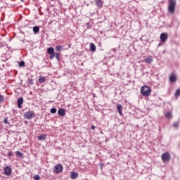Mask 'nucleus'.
Masks as SVG:
<instances>
[{
    "label": "nucleus",
    "instance_id": "9b49d317",
    "mask_svg": "<svg viewBox=\"0 0 180 180\" xmlns=\"http://www.w3.org/2000/svg\"><path fill=\"white\" fill-rule=\"evenodd\" d=\"M176 79H177L176 75H175L174 74H172L170 75V77H169L170 82H172V83L176 82Z\"/></svg>",
    "mask_w": 180,
    "mask_h": 180
},
{
    "label": "nucleus",
    "instance_id": "6e6552de",
    "mask_svg": "<svg viewBox=\"0 0 180 180\" xmlns=\"http://www.w3.org/2000/svg\"><path fill=\"white\" fill-rule=\"evenodd\" d=\"M4 174L7 176H9L10 175L12 174V169L11 167H9V166H6L4 167Z\"/></svg>",
    "mask_w": 180,
    "mask_h": 180
},
{
    "label": "nucleus",
    "instance_id": "4468645a",
    "mask_svg": "<svg viewBox=\"0 0 180 180\" xmlns=\"http://www.w3.org/2000/svg\"><path fill=\"white\" fill-rule=\"evenodd\" d=\"M144 61L147 64H151V63H153V56H148L146 58H145Z\"/></svg>",
    "mask_w": 180,
    "mask_h": 180
},
{
    "label": "nucleus",
    "instance_id": "bb28decb",
    "mask_svg": "<svg viewBox=\"0 0 180 180\" xmlns=\"http://www.w3.org/2000/svg\"><path fill=\"white\" fill-rule=\"evenodd\" d=\"M34 180H40V176L39 174H37L34 176Z\"/></svg>",
    "mask_w": 180,
    "mask_h": 180
},
{
    "label": "nucleus",
    "instance_id": "6ab92c4d",
    "mask_svg": "<svg viewBox=\"0 0 180 180\" xmlns=\"http://www.w3.org/2000/svg\"><path fill=\"white\" fill-rule=\"evenodd\" d=\"M15 155L17 157H18V158H23L24 155L22 153V152L18 150L16 153H15Z\"/></svg>",
    "mask_w": 180,
    "mask_h": 180
},
{
    "label": "nucleus",
    "instance_id": "cd10ccee",
    "mask_svg": "<svg viewBox=\"0 0 180 180\" xmlns=\"http://www.w3.org/2000/svg\"><path fill=\"white\" fill-rule=\"evenodd\" d=\"M25 66V62L22 60L21 62L19 63V67H23Z\"/></svg>",
    "mask_w": 180,
    "mask_h": 180
},
{
    "label": "nucleus",
    "instance_id": "72a5a7b5",
    "mask_svg": "<svg viewBox=\"0 0 180 180\" xmlns=\"http://www.w3.org/2000/svg\"><path fill=\"white\" fill-rule=\"evenodd\" d=\"M69 47H71V45H69Z\"/></svg>",
    "mask_w": 180,
    "mask_h": 180
},
{
    "label": "nucleus",
    "instance_id": "7c9ffc66",
    "mask_svg": "<svg viewBox=\"0 0 180 180\" xmlns=\"http://www.w3.org/2000/svg\"><path fill=\"white\" fill-rule=\"evenodd\" d=\"M4 99H5V98H4V96L0 95V102H4Z\"/></svg>",
    "mask_w": 180,
    "mask_h": 180
},
{
    "label": "nucleus",
    "instance_id": "b1692460",
    "mask_svg": "<svg viewBox=\"0 0 180 180\" xmlns=\"http://www.w3.org/2000/svg\"><path fill=\"white\" fill-rule=\"evenodd\" d=\"M56 112H57V109H56L54 108L51 109V113L54 114V113H56Z\"/></svg>",
    "mask_w": 180,
    "mask_h": 180
},
{
    "label": "nucleus",
    "instance_id": "7ed1b4c3",
    "mask_svg": "<svg viewBox=\"0 0 180 180\" xmlns=\"http://www.w3.org/2000/svg\"><path fill=\"white\" fill-rule=\"evenodd\" d=\"M161 159L163 162H169L171 160V154L168 152L164 153L161 155Z\"/></svg>",
    "mask_w": 180,
    "mask_h": 180
},
{
    "label": "nucleus",
    "instance_id": "412c9836",
    "mask_svg": "<svg viewBox=\"0 0 180 180\" xmlns=\"http://www.w3.org/2000/svg\"><path fill=\"white\" fill-rule=\"evenodd\" d=\"M55 50L56 51H61L63 50V46L59 45V46H56Z\"/></svg>",
    "mask_w": 180,
    "mask_h": 180
},
{
    "label": "nucleus",
    "instance_id": "4be33fe9",
    "mask_svg": "<svg viewBox=\"0 0 180 180\" xmlns=\"http://www.w3.org/2000/svg\"><path fill=\"white\" fill-rule=\"evenodd\" d=\"M45 81H46V77H40L39 78V82H40V84H43V82H44Z\"/></svg>",
    "mask_w": 180,
    "mask_h": 180
},
{
    "label": "nucleus",
    "instance_id": "f257e3e1",
    "mask_svg": "<svg viewBox=\"0 0 180 180\" xmlns=\"http://www.w3.org/2000/svg\"><path fill=\"white\" fill-rule=\"evenodd\" d=\"M141 94L143 96H150L151 95V89L147 85H144L141 88Z\"/></svg>",
    "mask_w": 180,
    "mask_h": 180
},
{
    "label": "nucleus",
    "instance_id": "c85d7f7f",
    "mask_svg": "<svg viewBox=\"0 0 180 180\" xmlns=\"http://www.w3.org/2000/svg\"><path fill=\"white\" fill-rule=\"evenodd\" d=\"M4 123L5 124H8V123H9V121L8 120V118H5V119H4Z\"/></svg>",
    "mask_w": 180,
    "mask_h": 180
},
{
    "label": "nucleus",
    "instance_id": "a878e982",
    "mask_svg": "<svg viewBox=\"0 0 180 180\" xmlns=\"http://www.w3.org/2000/svg\"><path fill=\"white\" fill-rule=\"evenodd\" d=\"M175 96H180V89L176 90Z\"/></svg>",
    "mask_w": 180,
    "mask_h": 180
},
{
    "label": "nucleus",
    "instance_id": "f3484780",
    "mask_svg": "<svg viewBox=\"0 0 180 180\" xmlns=\"http://www.w3.org/2000/svg\"><path fill=\"white\" fill-rule=\"evenodd\" d=\"M165 117H167V119H172V112L170 111L166 112Z\"/></svg>",
    "mask_w": 180,
    "mask_h": 180
},
{
    "label": "nucleus",
    "instance_id": "2f4dec72",
    "mask_svg": "<svg viewBox=\"0 0 180 180\" xmlns=\"http://www.w3.org/2000/svg\"><path fill=\"white\" fill-rule=\"evenodd\" d=\"M179 126V122H175L174 124V127H178Z\"/></svg>",
    "mask_w": 180,
    "mask_h": 180
},
{
    "label": "nucleus",
    "instance_id": "2eb2a0df",
    "mask_svg": "<svg viewBox=\"0 0 180 180\" xmlns=\"http://www.w3.org/2000/svg\"><path fill=\"white\" fill-rule=\"evenodd\" d=\"M122 105H120V104H118L117 105V112H118V113L120 115V116H122V115H123V112H122Z\"/></svg>",
    "mask_w": 180,
    "mask_h": 180
},
{
    "label": "nucleus",
    "instance_id": "f03ea898",
    "mask_svg": "<svg viewBox=\"0 0 180 180\" xmlns=\"http://www.w3.org/2000/svg\"><path fill=\"white\" fill-rule=\"evenodd\" d=\"M176 7V0H169L168 11L169 13H175V8Z\"/></svg>",
    "mask_w": 180,
    "mask_h": 180
},
{
    "label": "nucleus",
    "instance_id": "dca6fc26",
    "mask_svg": "<svg viewBox=\"0 0 180 180\" xmlns=\"http://www.w3.org/2000/svg\"><path fill=\"white\" fill-rule=\"evenodd\" d=\"M47 138V135L42 134L38 136V140L41 141V140H46Z\"/></svg>",
    "mask_w": 180,
    "mask_h": 180
},
{
    "label": "nucleus",
    "instance_id": "39448f33",
    "mask_svg": "<svg viewBox=\"0 0 180 180\" xmlns=\"http://www.w3.org/2000/svg\"><path fill=\"white\" fill-rule=\"evenodd\" d=\"M63 165L58 164L54 167L53 172H54V174H60L63 172Z\"/></svg>",
    "mask_w": 180,
    "mask_h": 180
},
{
    "label": "nucleus",
    "instance_id": "0eeeda50",
    "mask_svg": "<svg viewBox=\"0 0 180 180\" xmlns=\"http://www.w3.org/2000/svg\"><path fill=\"white\" fill-rule=\"evenodd\" d=\"M160 40L162 41V43H165V41H167V40H168V34L164 32V33H162L160 34Z\"/></svg>",
    "mask_w": 180,
    "mask_h": 180
},
{
    "label": "nucleus",
    "instance_id": "9d476101",
    "mask_svg": "<svg viewBox=\"0 0 180 180\" xmlns=\"http://www.w3.org/2000/svg\"><path fill=\"white\" fill-rule=\"evenodd\" d=\"M22 105H23V98H20L18 99V108L22 109Z\"/></svg>",
    "mask_w": 180,
    "mask_h": 180
},
{
    "label": "nucleus",
    "instance_id": "393cba45",
    "mask_svg": "<svg viewBox=\"0 0 180 180\" xmlns=\"http://www.w3.org/2000/svg\"><path fill=\"white\" fill-rule=\"evenodd\" d=\"M55 57H56V60H60V53H56L55 54Z\"/></svg>",
    "mask_w": 180,
    "mask_h": 180
},
{
    "label": "nucleus",
    "instance_id": "1a4fd4ad",
    "mask_svg": "<svg viewBox=\"0 0 180 180\" xmlns=\"http://www.w3.org/2000/svg\"><path fill=\"white\" fill-rule=\"evenodd\" d=\"M95 4L98 8H103V1L102 0H96Z\"/></svg>",
    "mask_w": 180,
    "mask_h": 180
},
{
    "label": "nucleus",
    "instance_id": "423d86ee",
    "mask_svg": "<svg viewBox=\"0 0 180 180\" xmlns=\"http://www.w3.org/2000/svg\"><path fill=\"white\" fill-rule=\"evenodd\" d=\"M47 53H48V54H50V59L51 60H53V58H54V57H56V53H54V48L49 47L47 49Z\"/></svg>",
    "mask_w": 180,
    "mask_h": 180
},
{
    "label": "nucleus",
    "instance_id": "f8f14e48",
    "mask_svg": "<svg viewBox=\"0 0 180 180\" xmlns=\"http://www.w3.org/2000/svg\"><path fill=\"white\" fill-rule=\"evenodd\" d=\"M58 115H59V116H65V110H64V108H60L58 110Z\"/></svg>",
    "mask_w": 180,
    "mask_h": 180
},
{
    "label": "nucleus",
    "instance_id": "aec40b11",
    "mask_svg": "<svg viewBox=\"0 0 180 180\" xmlns=\"http://www.w3.org/2000/svg\"><path fill=\"white\" fill-rule=\"evenodd\" d=\"M90 50L91 51H96V46L93 44H90Z\"/></svg>",
    "mask_w": 180,
    "mask_h": 180
},
{
    "label": "nucleus",
    "instance_id": "5701e85b",
    "mask_svg": "<svg viewBox=\"0 0 180 180\" xmlns=\"http://www.w3.org/2000/svg\"><path fill=\"white\" fill-rule=\"evenodd\" d=\"M28 84L29 85H33V79H28Z\"/></svg>",
    "mask_w": 180,
    "mask_h": 180
},
{
    "label": "nucleus",
    "instance_id": "20e7f679",
    "mask_svg": "<svg viewBox=\"0 0 180 180\" xmlns=\"http://www.w3.org/2000/svg\"><path fill=\"white\" fill-rule=\"evenodd\" d=\"M35 114L33 111H27L25 113H24V117L25 119H27V120H30L34 117Z\"/></svg>",
    "mask_w": 180,
    "mask_h": 180
},
{
    "label": "nucleus",
    "instance_id": "c756f323",
    "mask_svg": "<svg viewBox=\"0 0 180 180\" xmlns=\"http://www.w3.org/2000/svg\"><path fill=\"white\" fill-rule=\"evenodd\" d=\"M13 155V153L12 151H10L8 153V157H12Z\"/></svg>",
    "mask_w": 180,
    "mask_h": 180
},
{
    "label": "nucleus",
    "instance_id": "473e14b6",
    "mask_svg": "<svg viewBox=\"0 0 180 180\" xmlns=\"http://www.w3.org/2000/svg\"><path fill=\"white\" fill-rule=\"evenodd\" d=\"M91 130H95V129H96V127H95V125H92L91 127Z\"/></svg>",
    "mask_w": 180,
    "mask_h": 180
},
{
    "label": "nucleus",
    "instance_id": "ddd939ff",
    "mask_svg": "<svg viewBox=\"0 0 180 180\" xmlns=\"http://www.w3.org/2000/svg\"><path fill=\"white\" fill-rule=\"evenodd\" d=\"M71 179H77L78 178V173L75 172H72L70 174Z\"/></svg>",
    "mask_w": 180,
    "mask_h": 180
},
{
    "label": "nucleus",
    "instance_id": "a211bd4d",
    "mask_svg": "<svg viewBox=\"0 0 180 180\" xmlns=\"http://www.w3.org/2000/svg\"><path fill=\"white\" fill-rule=\"evenodd\" d=\"M40 30V28L39 27V26H34L33 27V32L36 34L37 33H39Z\"/></svg>",
    "mask_w": 180,
    "mask_h": 180
}]
</instances>
